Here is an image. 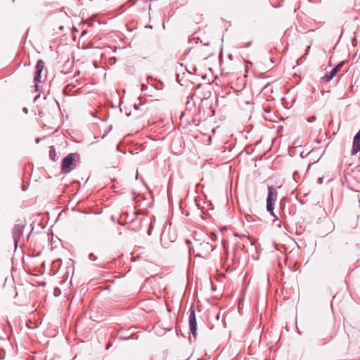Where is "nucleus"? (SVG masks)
Segmentation results:
<instances>
[{
	"mask_svg": "<svg viewBox=\"0 0 360 360\" xmlns=\"http://www.w3.org/2000/svg\"><path fill=\"white\" fill-rule=\"evenodd\" d=\"M25 226V224L23 221L18 220L13 228V238L15 248L18 247L19 240L23 233Z\"/></svg>",
	"mask_w": 360,
	"mask_h": 360,
	"instance_id": "nucleus-1",
	"label": "nucleus"
},
{
	"mask_svg": "<svg viewBox=\"0 0 360 360\" xmlns=\"http://www.w3.org/2000/svg\"><path fill=\"white\" fill-rule=\"evenodd\" d=\"M77 155L75 153H70L62 160L61 170L63 173H68L70 172V167L73 164L74 156Z\"/></svg>",
	"mask_w": 360,
	"mask_h": 360,
	"instance_id": "nucleus-2",
	"label": "nucleus"
},
{
	"mask_svg": "<svg viewBox=\"0 0 360 360\" xmlns=\"http://www.w3.org/2000/svg\"><path fill=\"white\" fill-rule=\"evenodd\" d=\"M189 328L193 338L195 339L197 335V321L195 313L193 309L191 310L189 314Z\"/></svg>",
	"mask_w": 360,
	"mask_h": 360,
	"instance_id": "nucleus-3",
	"label": "nucleus"
},
{
	"mask_svg": "<svg viewBox=\"0 0 360 360\" xmlns=\"http://www.w3.org/2000/svg\"><path fill=\"white\" fill-rule=\"evenodd\" d=\"M44 68V62L42 60H39L35 66V74L34 81L35 83L41 82V72ZM35 86H37V84Z\"/></svg>",
	"mask_w": 360,
	"mask_h": 360,
	"instance_id": "nucleus-4",
	"label": "nucleus"
},
{
	"mask_svg": "<svg viewBox=\"0 0 360 360\" xmlns=\"http://www.w3.org/2000/svg\"><path fill=\"white\" fill-rule=\"evenodd\" d=\"M200 250L205 253V255H202L200 253H197L196 256L200 257H205L207 253L213 251L214 248L208 242H202L200 243Z\"/></svg>",
	"mask_w": 360,
	"mask_h": 360,
	"instance_id": "nucleus-5",
	"label": "nucleus"
},
{
	"mask_svg": "<svg viewBox=\"0 0 360 360\" xmlns=\"http://www.w3.org/2000/svg\"><path fill=\"white\" fill-rule=\"evenodd\" d=\"M342 67V63H339L330 72L326 74V75L322 77V79L326 82L330 81L337 75Z\"/></svg>",
	"mask_w": 360,
	"mask_h": 360,
	"instance_id": "nucleus-6",
	"label": "nucleus"
},
{
	"mask_svg": "<svg viewBox=\"0 0 360 360\" xmlns=\"http://www.w3.org/2000/svg\"><path fill=\"white\" fill-rule=\"evenodd\" d=\"M360 151V130L355 134L353 139L352 154H356Z\"/></svg>",
	"mask_w": 360,
	"mask_h": 360,
	"instance_id": "nucleus-7",
	"label": "nucleus"
},
{
	"mask_svg": "<svg viewBox=\"0 0 360 360\" xmlns=\"http://www.w3.org/2000/svg\"><path fill=\"white\" fill-rule=\"evenodd\" d=\"M277 199V191L272 186L268 188L267 202H275Z\"/></svg>",
	"mask_w": 360,
	"mask_h": 360,
	"instance_id": "nucleus-8",
	"label": "nucleus"
},
{
	"mask_svg": "<svg viewBox=\"0 0 360 360\" xmlns=\"http://www.w3.org/2000/svg\"><path fill=\"white\" fill-rule=\"evenodd\" d=\"M49 158L51 160H52L53 161H56L58 160V156H57V154H56V150L55 148H53V146H51L50 148V150H49Z\"/></svg>",
	"mask_w": 360,
	"mask_h": 360,
	"instance_id": "nucleus-9",
	"label": "nucleus"
},
{
	"mask_svg": "<svg viewBox=\"0 0 360 360\" xmlns=\"http://www.w3.org/2000/svg\"><path fill=\"white\" fill-rule=\"evenodd\" d=\"M275 202H271L266 201V210L268 212L271 213V214L274 217H275L274 212V205Z\"/></svg>",
	"mask_w": 360,
	"mask_h": 360,
	"instance_id": "nucleus-10",
	"label": "nucleus"
},
{
	"mask_svg": "<svg viewBox=\"0 0 360 360\" xmlns=\"http://www.w3.org/2000/svg\"><path fill=\"white\" fill-rule=\"evenodd\" d=\"M89 258L92 261H95L97 259V257L93 253L89 254Z\"/></svg>",
	"mask_w": 360,
	"mask_h": 360,
	"instance_id": "nucleus-11",
	"label": "nucleus"
},
{
	"mask_svg": "<svg viewBox=\"0 0 360 360\" xmlns=\"http://www.w3.org/2000/svg\"><path fill=\"white\" fill-rule=\"evenodd\" d=\"M316 120V117L315 116H311L307 119V121L309 122H313Z\"/></svg>",
	"mask_w": 360,
	"mask_h": 360,
	"instance_id": "nucleus-12",
	"label": "nucleus"
},
{
	"mask_svg": "<svg viewBox=\"0 0 360 360\" xmlns=\"http://www.w3.org/2000/svg\"><path fill=\"white\" fill-rule=\"evenodd\" d=\"M264 110L267 113H270L271 112V108H266L264 109Z\"/></svg>",
	"mask_w": 360,
	"mask_h": 360,
	"instance_id": "nucleus-13",
	"label": "nucleus"
},
{
	"mask_svg": "<svg viewBox=\"0 0 360 360\" xmlns=\"http://www.w3.org/2000/svg\"><path fill=\"white\" fill-rule=\"evenodd\" d=\"M309 154V153H307L306 155H304V152H302V153H301V154H300V155H301V157H302V158H305V157H307Z\"/></svg>",
	"mask_w": 360,
	"mask_h": 360,
	"instance_id": "nucleus-14",
	"label": "nucleus"
},
{
	"mask_svg": "<svg viewBox=\"0 0 360 360\" xmlns=\"http://www.w3.org/2000/svg\"><path fill=\"white\" fill-rule=\"evenodd\" d=\"M23 112H25V113H27V112H28L27 108H23Z\"/></svg>",
	"mask_w": 360,
	"mask_h": 360,
	"instance_id": "nucleus-15",
	"label": "nucleus"
},
{
	"mask_svg": "<svg viewBox=\"0 0 360 360\" xmlns=\"http://www.w3.org/2000/svg\"><path fill=\"white\" fill-rule=\"evenodd\" d=\"M134 109H136V110H138V109H139V107H138V106H137V105H136V104H134Z\"/></svg>",
	"mask_w": 360,
	"mask_h": 360,
	"instance_id": "nucleus-16",
	"label": "nucleus"
},
{
	"mask_svg": "<svg viewBox=\"0 0 360 360\" xmlns=\"http://www.w3.org/2000/svg\"><path fill=\"white\" fill-rule=\"evenodd\" d=\"M192 70H193V72H195L197 70V68L195 67H193Z\"/></svg>",
	"mask_w": 360,
	"mask_h": 360,
	"instance_id": "nucleus-17",
	"label": "nucleus"
},
{
	"mask_svg": "<svg viewBox=\"0 0 360 360\" xmlns=\"http://www.w3.org/2000/svg\"><path fill=\"white\" fill-rule=\"evenodd\" d=\"M251 45V41H250L247 45H246V47H248Z\"/></svg>",
	"mask_w": 360,
	"mask_h": 360,
	"instance_id": "nucleus-18",
	"label": "nucleus"
},
{
	"mask_svg": "<svg viewBox=\"0 0 360 360\" xmlns=\"http://www.w3.org/2000/svg\"><path fill=\"white\" fill-rule=\"evenodd\" d=\"M319 182H322V178H319Z\"/></svg>",
	"mask_w": 360,
	"mask_h": 360,
	"instance_id": "nucleus-19",
	"label": "nucleus"
},
{
	"mask_svg": "<svg viewBox=\"0 0 360 360\" xmlns=\"http://www.w3.org/2000/svg\"><path fill=\"white\" fill-rule=\"evenodd\" d=\"M186 70H187V72L191 73V72L189 70H188V69H186Z\"/></svg>",
	"mask_w": 360,
	"mask_h": 360,
	"instance_id": "nucleus-20",
	"label": "nucleus"
}]
</instances>
